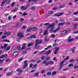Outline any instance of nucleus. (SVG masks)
I'll return each instance as SVG.
<instances>
[{"label": "nucleus", "instance_id": "f257e3e1", "mask_svg": "<svg viewBox=\"0 0 78 78\" xmlns=\"http://www.w3.org/2000/svg\"><path fill=\"white\" fill-rule=\"evenodd\" d=\"M42 42V40L41 39L40 41L39 39H37L35 41V47L34 48V49H36L37 48V45L38 44H41V43Z\"/></svg>", "mask_w": 78, "mask_h": 78}, {"label": "nucleus", "instance_id": "f03ea898", "mask_svg": "<svg viewBox=\"0 0 78 78\" xmlns=\"http://www.w3.org/2000/svg\"><path fill=\"white\" fill-rule=\"evenodd\" d=\"M43 64H45V66H48L50 64H51V65L53 64H54V62H53V61H50L47 62V61L44 60L43 61Z\"/></svg>", "mask_w": 78, "mask_h": 78}, {"label": "nucleus", "instance_id": "7ed1b4c3", "mask_svg": "<svg viewBox=\"0 0 78 78\" xmlns=\"http://www.w3.org/2000/svg\"><path fill=\"white\" fill-rule=\"evenodd\" d=\"M17 36H18L19 37L18 39V40H19L20 39H22V38H23V37H24V35L23 34V33H19L17 34Z\"/></svg>", "mask_w": 78, "mask_h": 78}, {"label": "nucleus", "instance_id": "20e7f679", "mask_svg": "<svg viewBox=\"0 0 78 78\" xmlns=\"http://www.w3.org/2000/svg\"><path fill=\"white\" fill-rule=\"evenodd\" d=\"M28 7H29V6H27L24 7L23 6H22L20 8V9H23V11H24L25 10H26V9H27Z\"/></svg>", "mask_w": 78, "mask_h": 78}, {"label": "nucleus", "instance_id": "39448f33", "mask_svg": "<svg viewBox=\"0 0 78 78\" xmlns=\"http://www.w3.org/2000/svg\"><path fill=\"white\" fill-rule=\"evenodd\" d=\"M48 28H47L46 30L44 32L43 34L44 36H46V35H48Z\"/></svg>", "mask_w": 78, "mask_h": 78}, {"label": "nucleus", "instance_id": "423d86ee", "mask_svg": "<svg viewBox=\"0 0 78 78\" xmlns=\"http://www.w3.org/2000/svg\"><path fill=\"white\" fill-rule=\"evenodd\" d=\"M7 46H8V44H5L4 46H2V47H0V48H2V49H5L6 48V47H7Z\"/></svg>", "mask_w": 78, "mask_h": 78}, {"label": "nucleus", "instance_id": "0eeeda50", "mask_svg": "<svg viewBox=\"0 0 78 78\" xmlns=\"http://www.w3.org/2000/svg\"><path fill=\"white\" fill-rule=\"evenodd\" d=\"M77 27H78V24H75L74 27L73 28V30H75L77 28Z\"/></svg>", "mask_w": 78, "mask_h": 78}, {"label": "nucleus", "instance_id": "6e6552de", "mask_svg": "<svg viewBox=\"0 0 78 78\" xmlns=\"http://www.w3.org/2000/svg\"><path fill=\"white\" fill-rule=\"evenodd\" d=\"M10 34H11V33L10 32H4V35H5V36H9V35Z\"/></svg>", "mask_w": 78, "mask_h": 78}, {"label": "nucleus", "instance_id": "1a4fd4ad", "mask_svg": "<svg viewBox=\"0 0 78 78\" xmlns=\"http://www.w3.org/2000/svg\"><path fill=\"white\" fill-rule=\"evenodd\" d=\"M55 25V23L51 24L49 25V26L50 27V28H55V26H54Z\"/></svg>", "mask_w": 78, "mask_h": 78}, {"label": "nucleus", "instance_id": "9d476101", "mask_svg": "<svg viewBox=\"0 0 78 78\" xmlns=\"http://www.w3.org/2000/svg\"><path fill=\"white\" fill-rule=\"evenodd\" d=\"M6 0H4L1 3V6H3V5H5V3H6Z\"/></svg>", "mask_w": 78, "mask_h": 78}, {"label": "nucleus", "instance_id": "9b49d317", "mask_svg": "<svg viewBox=\"0 0 78 78\" xmlns=\"http://www.w3.org/2000/svg\"><path fill=\"white\" fill-rule=\"evenodd\" d=\"M12 74V71H11L10 72H8L6 73V75L7 76H10Z\"/></svg>", "mask_w": 78, "mask_h": 78}, {"label": "nucleus", "instance_id": "f8f14e48", "mask_svg": "<svg viewBox=\"0 0 78 78\" xmlns=\"http://www.w3.org/2000/svg\"><path fill=\"white\" fill-rule=\"evenodd\" d=\"M31 30H32V28H30L26 30V33H29V32H30Z\"/></svg>", "mask_w": 78, "mask_h": 78}, {"label": "nucleus", "instance_id": "ddd939ff", "mask_svg": "<svg viewBox=\"0 0 78 78\" xmlns=\"http://www.w3.org/2000/svg\"><path fill=\"white\" fill-rule=\"evenodd\" d=\"M17 72H19V73H22V71L20 69H18L16 70Z\"/></svg>", "mask_w": 78, "mask_h": 78}, {"label": "nucleus", "instance_id": "4468645a", "mask_svg": "<svg viewBox=\"0 0 78 78\" xmlns=\"http://www.w3.org/2000/svg\"><path fill=\"white\" fill-rule=\"evenodd\" d=\"M18 55V52L17 51H15L13 54V55L14 56H17Z\"/></svg>", "mask_w": 78, "mask_h": 78}, {"label": "nucleus", "instance_id": "2eb2a0df", "mask_svg": "<svg viewBox=\"0 0 78 78\" xmlns=\"http://www.w3.org/2000/svg\"><path fill=\"white\" fill-rule=\"evenodd\" d=\"M60 29V27H58V28H57L55 30H54L53 31V33H56V32H57V31H58V30H59Z\"/></svg>", "mask_w": 78, "mask_h": 78}, {"label": "nucleus", "instance_id": "dca6fc26", "mask_svg": "<svg viewBox=\"0 0 78 78\" xmlns=\"http://www.w3.org/2000/svg\"><path fill=\"white\" fill-rule=\"evenodd\" d=\"M28 63H27L26 64H24V65L23 66V69H25L28 66Z\"/></svg>", "mask_w": 78, "mask_h": 78}, {"label": "nucleus", "instance_id": "f3484780", "mask_svg": "<svg viewBox=\"0 0 78 78\" xmlns=\"http://www.w3.org/2000/svg\"><path fill=\"white\" fill-rule=\"evenodd\" d=\"M67 33V31L66 30H64L62 32V34L63 35H65L66 33Z\"/></svg>", "mask_w": 78, "mask_h": 78}, {"label": "nucleus", "instance_id": "a211bd4d", "mask_svg": "<svg viewBox=\"0 0 78 78\" xmlns=\"http://www.w3.org/2000/svg\"><path fill=\"white\" fill-rule=\"evenodd\" d=\"M33 45V43H30L28 44L27 47H30L32 46Z\"/></svg>", "mask_w": 78, "mask_h": 78}, {"label": "nucleus", "instance_id": "6ab92c4d", "mask_svg": "<svg viewBox=\"0 0 78 78\" xmlns=\"http://www.w3.org/2000/svg\"><path fill=\"white\" fill-rule=\"evenodd\" d=\"M2 41H3V42H10V41H9V40L6 39H3L2 40Z\"/></svg>", "mask_w": 78, "mask_h": 78}, {"label": "nucleus", "instance_id": "aec40b11", "mask_svg": "<svg viewBox=\"0 0 78 78\" xmlns=\"http://www.w3.org/2000/svg\"><path fill=\"white\" fill-rule=\"evenodd\" d=\"M51 50H49L46 52V55H48L50 53H51Z\"/></svg>", "mask_w": 78, "mask_h": 78}, {"label": "nucleus", "instance_id": "412c9836", "mask_svg": "<svg viewBox=\"0 0 78 78\" xmlns=\"http://www.w3.org/2000/svg\"><path fill=\"white\" fill-rule=\"evenodd\" d=\"M36 35H31L30 36V38L31 39V38H34V39H36Z\"/></svg>", "mask_w": 78, "mask_h": 78}, {"label": "nucleus", "instance_id": "4be33fe9", "mask_svg": "<svg viewBox=\"0 0 78 78\" xmlns=\"http://www.w3.org/2000/svg\"><path fill=\"white\" fill-rule=\"evenodd\" d=\"M36 62L37 64H39L41 62V60H37L36 61Z\"/></svg>", "mask_w": 78, "mask_h": 78}, {"label": "nucleus", "instance_id": "5701e85b", "mask_svg": "<svg viewBox=\"0 0 78 78\" xmlns=\"http://www.w3.org/2000/svg\"><path fill=\"white\" fill-rule=\"evenodd\" d=\"M39 73H36L34 74V77H36V76H37L39 75Z\"/></svg>", "mask_w": 78, "mask_h": 78}, {"label": "nucleus", "instance_id": "b1692460", "mask_svg": "<svg viewBox=\"0 0 78 78\" xmlns=\"http://www.w3.org/2000/svg\"><path fill=\"white\" fill-rule=\"evenodd\" d=\"M65 23H60L58 25V26L59 27V26H62V25H64Z\"/></svg>", "mask_w": 78, "mask_h": 78}, {"label": "nucleus", "instance_id": "393cba45", "mask_svg": "<svg viewBox=\"0 0 78 78\" xmlns=\"http://www.w3.org/2000/svg\"><path fill=\"white\" fill-rule=\"evenodd\" d=\"M32 30L33 31H35L36 30V27H34L32 28Z\"/></svg>", "mask_w": 78, "mask_h": 78}, {"label": "nucleus", "instance_id": "a878e982", "mask_svg": "<svg viewBox=\"0 0 78 78\" xmlns=\"http://www.w3.org/2000/svg\"><path fill=\"white\" fill-rule=\"evenodd\" d=\"M69 59V56H67L66 58L64 59L63 60L64 61H66V60H67V59Z\"/></svg>", "mask_w": 78, "mask_h": 78}, {"label": "nucleus", "instance_id": "bb28decb", "mask_svg": "<svg viewBox=\"0 0 78 78\" xmlns=\"http://www.w3.org/2000/svg\"><path fill=\"white\" fill-rule=\"evenodd\" d=\"M47 75L50 76V75H51V72H48L47 73Z\"/></svg>", "mask_w": 78, "mask_h": 78}, {"label": "nucleus", "instance_id": "cd10ccee", "mask_svg": "<svg viewBox=\"0 0 78 78\" xmlns=\"http://www.w3.org/2000/svg\"><path fill=\"white\" fill-rule=\"evenodd\" d=\"M75 61V59H71L69 60V62H73Z\"/></svg>", "mask_w": 78, "mask_h": 78}, {"label": "nucleus", "instance_id": "c85d7f7f", "mask_svg": "<svg viewBox=\"0 0 78 78\" xmlns=\"http://www.w3.org/2000/svg\"><path fill=\"white\" fill-rule=\"evenodd\" d=\"M73 41V39L71 38L68 39V41L69 42H72V41Z\"/></svg>", "mask_w": 78, "mask_h": 78}, {"label": "nucleus", "instance_id": "c756f323", "mask_svg": "<svg viewBox=\"0 0 78 78\" xmlns=\"http://www.w3.org/2000/svg\"><path fill=\"white\" fill-rule=\"evenodd\" d=\"M18 10V8L16 7V8L14 9L13 10V12H15L16 11H17Z\"/></svg>", "mask_w": 78, "mask_h": 78}, {"label": "nucleus", "instance_id": "7c9ffc66", "mask_svg": "<svg viewBox=\"0 0 78 78\" xmlns=\"http://www.w3.org/2000/svg\"><path fill=\"white\" fill-rule=\"evenodd\" d=\"M54 17H59V14H58V13H55L54 15Z\"/></svg>", "mask_w": 78, "mask_h": 78}, {"label": "nucleus", "instance_id": "2f4dec72", "mask_svg": "<svg viewBox=\"0 0 78 78\" xmlns=\"http://www.w3.org/2000/svg\"><path fill=\"white\" fill-rule=\"evenodd\" d=\"M45 50H43L41 51L39 53V55H42V54L44 53H45Z\"/></svg>", "mask_w": 78, "mask_h": 78}, {"label": "nucleus", "instance_id": "473e14b6", "mask_svg": "<svg viewBox=\"0 0 78 78\" xmlns=\"http://www.w3.org/2000/svg\"><path fill=\"white\" fill-rule=\"evenodd\" d=\"M35 9H36V7L34 6H32L31 8V10H34Z\"/></svg>", "mask_w": 78, "mask_h": 78}, {"label": "nucleus", "instance_id": "72a5a7b5", "mask_svg": "<svg viewBox=\"0 0 78 78\" xmlns=\"http://www.w3.org/2000/svg\"><path fill=\"white\" fill-rule=\"evenodd\" d=\"M54 28H51V29H50V32L51 33H52V32H53V30H54Z\"/></svg>", "mask_w": 78, "mask_h": 78}, {"label": "nucleus", "instance_id": "f704fd0d", "mask_svg": "<svg viewBox=\"0 0 78 78\" xmlns=\"http://www.w3.org/2000/svg\"><path fill=\"white\" fill-rule=\"evenodd\" d=\"M75 47H73L72 51L73 53H75Z\"/></svg>", "mask_w": 78, "mask_h": 78}, {"label": "nucleus", "instance_id": "c9c22d12", "mask_svg": "<svg viewBox=\"0 0 78 78\" xmlns=\"http://www.w3.org/2000/svg\"><path fill=\"white\" fill-rule=\"evenodd\" d=\"M50 57H47L46 58V60L47 61H48V60H50Z\"/></svg>", "mask_w": 78, "mask_h": 78}, {"label": "nucleus", "instance_id": "e433bc0d", "mask_svg": "<svg viewBox=\"0 0 78 78\" xmlns=\"http://www.w3.org/2000/svg\"><path fill=\"white\" fill-rule=\"evenodd\" d=\"M41 58L42 59L44 60V59H45V56L43 55L41 57Z\"/></svg>", "mask_w": 78, "mask_h": 78}, {"label": "nucleus", "instance_id": "4c0bfd02", "mask_svg": "<svg viewBox=\"0 0 78 78\" xmlns=\"http://www.w3.org/2000/svg\"><path fill=\"white\" fill-rule=\"evenodd\" d=\"M3 55L4 56V58H6L8 57V54H5Z\"/></svg>", "mask_w": 78, "mask_h": 78}, {"label": "nucleus", "instance_id": "58836bf2", "mask_svg": "<svg viewBox=\"0 0 78 78\" xmlns=\"http://www.w3.org/2000/svg\"><path fill=\"white\" fill-rule=\"evenodd\" d=\"M59 48H58V47H56L55 48V51H58V50H59Z\"/></svg>", "mask_w": 78, "mask_h": 78}, {"label": "nucleus", "instance_id": "ea45409f", "mask_svg": "<svg viewBox=\"0 0 78 78\" xmlns=\"http://www.w3.org/2000/svg\"><path fill=\"white\" fill-rule=\"evenodd\" d=\"M20 23H18L16 24V27L17 28H18L19 27H20Z\"/></svg>", "mask_w": 78, "mask_h": 78}, {"label": "nucleus", "instance_id": "a19ab883", "mask_svg": "<svg viewBox=\"0 0 78 78\" xmlns=\"http://www.w3.org/2000/svg\"><path fill=\"white\" fill-rule=\"evenodd\" d=\"M56 71H54L52 73V76H53L54 75H56Z\"/></svg>", "mask_w": 78, "mask_h": 78}, {"label": "nucleus", "instance_id": "79ce46f5", "mask_svg": "<svg viewBox=\"0 0 78 78\" xmlns=\"http://www.w3.org/2000/svg\"><path fill=\"white\" fill-rule=\"evenodd\" d=\"M73 66H74L73 64H70L68 65V67H72V66L73 67Z\"/></svg>", "mask_w": 78, "mask_h": 78}, {"label": "nucleus", "instance_id": "37998d69", "mask_svg": "<svg viewBox=\"0 0 78 78\" xmlns=\"http://www.w3.org/2000/svg\"><path fill=\"white\" fill-rule=\"evenodd\" d=\"M27 15H28V13H26V12H24L22 15V16H27Z\"/></svg>", "mask_w": 78, "mask_h": 78}, {"label": "nucleus", "instance_id": "c03bdc74", "mask_svg": "<svg viewBox=\"0 0 78 78\" xmlns=\"http://www.w3.org/2000/svg\"><path fill=\"white\" fill-rule=\"evenodd\" d=\"M15 3H16L15 2H13L12 3L11 6H14L15 5Z\"/></svg>", "mask_w": 78, "mask_h": 78}, {"label": "nucleus", "instance_id": "a18cd8bd", "mask_svg": "<svg viewBox=\"0 0 78 78\" xmlns=\"http://www.w3.org/2000/svg\"><path fill=\"white\" fill-rule=\"evenodd\" d=\"M44 40V41H45L46 42H48V40H47V37H45Z\"/></svg>", "mask_w": 78, "mask_h": 78}, {"label": "nucleus", "instance_id": "49530a36", "mask_svg": "<svg viewBox=\"0 0 78 78\" xmlns=\"http://www.w3.org/2000/svg\"><path fill=\"white\" fill-rule=\"evenodd\" d=\"M58 45V44L57 43H54L53 44V47H56V46H57Z\"/></svg>", "mask_w": 78, "mask_h": 78}, {"label": "nucleus", "instance_id": "de8ad7c7", "mask_svg": "<svg viewBox=\"0 0 78 78\" xmlns=\"http://www.w3.org/2000/svg\"><path fill=\"white\" fill-rule=\"evenodd\" d=\"M37 53H39V51H34V52L33 53V54L35 55V54H36Z\"/></svg>", "mask_w": 78, "mask_h": 78}, {"label": "nucleus", "instance_id": "09e8293b", "mask_svg": "<svg viewBox=\"0 0 78 78\" xmlns=\"http://www.w3.org/2000/svg\"><path fill=\"white\" fill-rule=\"evenodd\" d=\"M53 11H50L49 12H48V14H53Z\"/></svg>", "mask_w": 78, "mask_h": 78}, {"label": "nucleus", "instance_id": "8fccbe9b", "mask_svg": "<svg viewBox=\"0 0 78 78\" xmlns=\"http://www.w3.org/2000/svg\"><path fill=\"white\" fill-rule=\"evenodd\" d=\"M17 48L16 47L14 46L13 48H12V49L13 50H16Z\"/></svg>", "mask_w": 78, "mask_h": 78}, {"label": "nucleus", "instance_id": "3c124183", "mask_svg": "<svg viewBox=\"0 0 78 78\" xmlns=\"http://www.w3.org/2000/svg\"><path fill=\"white\" fill-rule=\"evenodd\" d=\"M60 7L61 8H64V7H65V5H62Z\"/></svg>", "mask_w": 78, "mask_h": 78}, {"label": "nucleus", "instance_id": "603ef678", "mask_svg": "<svg viewBox=\"0 0 78 78\" xmlns=\"http://www.w3.org/2000/svg\"><path fill=\"white\" fill-rule=\"evenodd\" d=\"M63 14H64V13L62 12L58 14L59 16H62V15H63Z\"/></svg>", "mask_w": 78, "mask_h": 78}, {"label": "nucleus", "instance_id": "864d4df0", "mask_svg": "<svg viewBox=\"0 0 78 78\" xmlns=\"http://www.w3.org/2000/svg\"><path fill=\"white\" fill-rule=\"evenodd\" d=\"M27 28V27L25 26H23L22 28L21 29L23 30V29H25Z\"/></svg>", "mask_w": 78, "mask_h": 78}, {"label": "nucleus", "instance_id": "5fc2aeb1", "mask_svg": "<svg viewBox=\"0 0 78 78\" xmlns=\"http://www.w3.org/2000/svg\"><path fill=\"white\" fill-rule=\"evenodd\" d=\"M10 48H11V47H10V46H8L6 48V50H9L10 49Z\"/></svg>", "mask_w": 78, "mask_h": 78}, {"label": "nucleus", "instance_id": "6e6d98bb", "mask_svg": "<svg viewBox=\"0 0 78 78\" xmlns=\"http://www.w3.org/2000/svg\"><path fill=\"white\" fill-rule=\"evenodd\" d=\"M64 61H62L60 64V66H62V64H64Z\"/></svg>", "mask_w": 78, "mask_h": 78}, {"label": "nucleus", "instance_id": "4d7b16f0", "mask_svg": "<svg viewBox=\"0 0 78 78\" xmlns=\"http://www.w3.org/2000/svg\"><path fill=\"white\" fill-rule=\"evenodd\" d=\"M37 64H35L33 66V67L34 69H36V68H37Z\"/></svg>", "mask_w": 78, "mask_h": 78}, {"label": "nucleus", "instance_id": "13d9d810", "mask_svg": "<svg viewBox=\"0 0 78 78\" xmlns=\"http://www.w3.org/2000/svg\"><path fill=\"white\" fill-rule=\"evenodd\" d=\"M69 69V68H66L65 69H63V71H66L67 70Z\"/></svg>", "mask_w": 78, "mask_h": 78}, {"label": "nucleus", "instance_id": "bf43d9fd", "mask_svg": "<svg viewBox=\"0 0 78 78\" xmlns=\"http://www.w3.org/2000/svg\"><path fill=\"white\" fill-rule=\"evenodd\" d=\"M2 39H5L6 38V36L5 35H3L2 37Z\"/></svg>", "mask_w": 78, "mask_h": 78}, {"label": "nucleus", "instance_id": "052dcab7", "mask_svg": "<svg viewBox=\"0 0 78 78\" xmlns=\"http://www.w3.org/2000/svg\"><path fill=\"white\" fill-rule=\"evenodd\" d=\"M17 48L18 50H20L21 49V48H20V46H18Z\"/></svg>", "mask_w": 78, "mask_h": 78}, {"label": "nucleus", "instance_id": "680f3d73", "mask_svg": "<svg viewBox=\"0 0 78 78\" xmlns=\"http://www.w3.org/2000/svg\"><path fill=\"white\" fill-rule=\"evenodd\" d=\"M77 33H78V30L77 31L75 32L74 31L73 33V34H77Z\"/></svg>", "mask_w": 78, "mask_h": 78}, {"label": "nucleus", "instance_id": "e2e57ef3", "mask_svg": "<svg viewBox=\"0 0 78 78\" xmlns=\"http://www.w3.org/2000/svg\"><path fill=\"white\" fill-rule=\"evenodd\" d=\"M52 9L53 10H56V9H58V8H56V7H55L53 8Z\"/></svg>", "mask_w": 78, "mask_h": 78}, {"label": "nucleus", "instance_id": "0e129e2a", "mask_svg": "<svg viewBox=\"0 0 78 78\" xmlns=\"http://www.w3.org/2000/svg\"><path fill=\"white\" fill-rule=\"evenodd\" d=\"M78 66H76V65H75V66L74 67V69H78Z\"/></svg>", "mask_w": 78, "mask_h": 78}, {"label": "nucleus", "instance_id": "69168bd1", "mask_svg": "<svg viewBox=\"0 0 78 78\" xmlns=\"http://www.w3.org/2000/svg\"><path fill=\"white\" fill-rule=\"evenodd\" d=\"M23 60V58H20L18 59V61L19 62H20L21 61Z\"/></svg>", "mask_w": 78, "mask_h": 78}, {"label": "nucleus", "instance_id": "338daca9", "mask_svg": "<svg viewBox=\"0 0 78 78\" xmlns=\"http://www.w3.org/2000/svg\"><path fill=\"white\" fill-rule=\"evenodd\" d=\"M49 23H46L44 24V26L46 25V26H47V25H49Z\"/></svg>", "mask_w": 78, "mask_h": 78}, {"label": "nucleus", "instance_id": "774afa93", "mask_svg": "<svg viewBox=\"0 0 78 78\" xmlns=\"http://www.w3.org/2000/svg\"><path fill=\"white\" fill-rule=\"evenodd\" d=\"M26 48V46H23L21 49L22 50L23 49H25Z\"/></svg>", "mask_w": 78, "mask_h": 78}]
</instances>
